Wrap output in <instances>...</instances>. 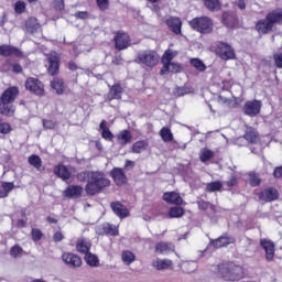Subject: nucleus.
Segmentation results:
<instances>
[{"instance_id":"f257e3e1","label":"nucleus","mask_w":282,"mask_h":282,"mask_svg":"<svg viewBox=\"0 0 282 282\" xmlns=\"http://www.w3.org/2000/svg\"><path fill=\"white\" fill-rule=\"evenodd\" d=\"M218 274L223 281L239 282L248 279V270L235 262H223L218 264Z\"/></svg>"},{"instance_id":"f03ea898","label":"nucleus","mask_w":282,"mask_h":282,"mask_svg":"<svg viewBox=\"0 0 282 282\" xmlns=\"http://www.w3.org/2000/svg\"><path fill=\"white\" fill-rule=\"evenodd\" d=\"M110 186L111 180H109L107 173L104 171H93L90 180L87 181V184L85 185V193L88 197H94Z\"/></svg>"},{"instance_id":"7ed1b4c3","label":"nucleus","mask_w":282,"mask_h":282,"mask_svg":"<svg viewBox=\"0 0 282 282\" xmlns=\"http://www.w3.org/2000/svg\"><path fill=\"white\" fill-rule=\"evenodd\" d=\"M282 24V8H276L271 10L265 14L264 19H260L256 22L254 30L258 34L265 36V34H270L273 32L274 25Z\"/></svg>"},{"instance_id":"20e7f679","label":"nucleus","mask_w":282,"mask_h":282,"mask_svg":"<svg viewBox=\"0 0 282 282\" xmlns=\"http://www.w3.org/2000/svg\"><path fill=\"white\" fill-rule=\"evenodd\" d=\"M19 87L11 86L3 90L0 96V116H6L7 118H11L14 116V101L19 98Z\"/></svg>"},{"instance_id":"39448f33","label":"nucleus","mask_w":282,"mask_h":282,"mask_svg":"<svg viewBox=\"0 0 282 282\" xmlns=\"http://www.w3.org/2000/svg\"><path fill=\"white\" fill-rule=\"evenodd\" d=\"M178 52L177 51H173L171 48H167L162 57H161V63H162V68L160 70V75L164 76V74H180V72H182L184 69V67L182 66V64L180 63H175L173 62V58H175V56H177Z\"/></svg>"},{"instance_id":"423d86ee","label":"nucleus","mask_w":282,"mask_h":282,"mask_svg":"<svg viewBox=\"0 0 282 282\" xmlns=\"http://www.w3.org/2000/svg\"><path fill=\"white\" fill-rule=\"evenodd\" d=\"M188 25L194 32L203 35L213 34V31L215 30V22L206 15L196 17L189 20Z\"/></svg>"},{"instance_id":"0eeeda50","label":"nucleus","mask_w":282,"mask_h":282,"mask_svg":"<svg viewBox=\"0 0 282 282\" xmlns=\"http://www.w3.org/2000/svg\"><path fill=\"white\" fill-rule=\"evenodd\" d=\"M134 63L142 65V67L153 69V67L160 63V55H158L155 51L151 50L141 51L137 54Z\"/></svg>"},{"instance_id":"6e6552de","label":"nucleus","mask_w":282,"mask_h":282,"mask_svg":"<svg viewBox=\"0 0 282 282\" xmlns=\"http://www.w3.org/2000/svg\"><path fill=\"white\" fill-rule=\"evenodd\" d=\"M215 52L220 61H235L237 58V53L232 45L223 41L216 43Z\"/></svg>"},{"instance_id":"1a4fd4ad","label":"nucleus","mask_w":282,"mask_h":282,"mask_svg":"<svg viewBox=\"0 0 282 282\" xmlns=\"http://www.w3.org/2000/svg\"><path fill=\"white\" fill-rule=\"evenodd\" d=\"M112 43L115 44V50L118 52L129 50V47H131V35L124 31H116L113 33Z\"/></svg>"},{"instance_id":"9d476101","label":"nucleus","mask_w":282,"mask_h":282,"mask_svg":"<svg viewBox=\"0 0 282 282\" xmlns=\"http://www.w3.org/2000/svg\"><path fill=\"white\" fill-rule=\"evenodd\" d=\"M26 91L35 96H45V85L36 77H28L24 83Z\"/></svg>"},{"instance_id":"9b49d317","label":"nucleus","mask_w":282,"mask_h":282,"mask_svg":"<svg viewBox=\"0 0 282 282\" xmlns=\"http://www.w3.org/2000/svg\"><path fill=\"white\" fill-rule=\"evenodd\" d=\"M209 243L213 248L219 250V248H228V246L237 243V239H235L232 236H228V234H225L217 239H212Z\"/></svg>"},{"instance_id":"f8f14e48","label":"nucleus","mask_w":282,"mask_h":282,"mask_svg":"<svg viewBox=\"0 0 282 282\" xmlns=\"http://www.w3.org/2000/svg\"><path fill=\"white\" fill-rule=\"evenodd\" d=\"M62 260L68 268H72L73 270H76L77 268H82L83 265V258H80V256L76 253L64 252L62 254Z\"/></svg>"},{"instance_id":"ddd939ff","label":"nucleus","mask_w":282,"mask_h":282,"mask_svg":"<svg viewBox=\"0 0 282 282\" xmlns=\"http://www.w3.org/2000/svg\"><path fill=\"white\" fill-rule=\"evenodd\" d=\"M243 113L250 118L259 116L261 113V100H248L243 106Z\"/></svg>"},{"instance_id":"4468645a","label":"nucleus","mask_w":282,"mask_h":282,"mask_svg":"<svg viewBox=\"0 0 282 282\" xmlns=\"http://www.w3.org/2000/svg\"><path fill=\"white\" fill-rule=\"evenodd\" d=\"M47 61H48L47 74L50 76H58V74L61 73V57L58 56V54L56 53L50 54L47 56Z\"/></svg>"},{"instance_id":"2eb2a0df","label":"nucleus","mask_w":282,"mask_h":282,"mask_svg":"<svg viewBox=\"0 0 282 282\" xmlns=\"http://www.w3.org/2000/svg\"><path fill=\"white\" fill-rule=\"evenodd\" d=\"M165 25L167 26L170 32H172L176 36H180L182 34V25H183L182 18L170 15L165 20Z\"/></svg>"},{"instance_id":"dca6fc26","label":"nucleus","mask_w":282,"mask_h":282,"mask_svg":"<svg viewBox=\"0 0 282 282\" xmlns=\"http://www.w3.org/2000/svg\"><path fill=\"white\" fill-rule=\"evenodd\" d=\"M258 197L260 202H276V199H279V189L274 187H267L262 189L260 193H258Z\"/></svg>"},{"instance_id":"f3484780","label":"nucleus","mask_w":282,"mask_h":282,"mask_svg":"<svg viewBox=\"0 0 282 282\" xmlns=\"http://www.w3.org/2000/svg\"><path fill=\"white\" fill-rule=\"evenodd\" d=\"M260 246L265 252V261H268L269 263L274 261V252H275L274 242H272V240L263 238L260 240Z\"/></svg>"},{"instance_id":"a211bd4d","label":"nucleus","mask_w":282,"mask_h":282,"mask_svg":"<svg viewBox=\"0 0 282 282\" xmlns=\"http://www.w3.org/2000/svg\"><path fill=\"white\" fill-rule=\"evenodd\" d=\"M110 175L116 184V186H124L127 184V174L122 167H113L110 171Z\"/></svg>"},{"instance_id":"6ab92c4d","label":"nucleus","mask_w":282,"mask_h":282,"mask_svg":"<svg viewBox=\"0 0 282 282\" xmlns=\"http://www.w3.org/2000/svg\"><path fill=\"white\" fill-rule=\"evenodd\" d=\"M221 23L232 30L239 25V18L237 14L227 11L221 14Z\"/></svg>"},{"instance_id":"aec40b11","label":"nucleus","mask_w":282,"mask_h":282,"mask_svg":"<svg viewBox=\"0 0 282 282\" xmlns=\"http://www.w3.org/2000/svg\"><path fill=\"white\" fill-rule=\"evenodd\" d=\"M163 199L166 202V204H172L174 206H182V204H184V198H182L180 193L175 191L165 192L163 194Z\"/></svg>"},{"instance_id":"412c9836","label":"nucleus","mask_w":282,"mask_h":282,"mask_svg":"<svg viewBox=\"0 0 282 282\" xmlns=\"http://www.w3.org/2000/svg\"><path fill=\"white\" fill-rule=\"evenodd\" d=\"M64 197L68 199H78V197H83V186L80 185H68L64 189Z\"/></svg>"},{"instance_id":"4be33fe9","label":"nucleus","mask_w":282,"mask_h":282,"mask_svg":"<svg viewBox=\"0 0 282 282\" xmlns=\"http://www.w3.org/2000/svg\"><path fill=\"white\" fill-rule=\"evenodd\" d=\"M0 56H17L18 58H21V56H23V52L18 47L2 44L0 45Z\"/></svg>"},{"instance_id":"5701e85b","label":"nucleus","mask_w":282,"mask_h":282,"mask_svg":"<svg viewBox=\"0 0 282 282\" xmlns=\"http://www.w3.org/2000/svg\"><path fill=\"white\" fill-rule=\"evenodd\" d=\"M124 91V88H122V85L120 83H115L108 93V100H122V93Z\"/></svg>"},{"instance_id":"b1692460","label":"nucleus","mask_w":282,"mask_h":282,"mask_svg":"<svg viewBox=\"0 0 282 282\" xmlns=\"http://www.w3.org/2000/svg\"><path fill=\"white\" fill-rule=\"evenodd\" d=\"M110 208L120 219L129 217V209H127V207H124L120 202H112L110 204Z\"/></svg>"},{"instance_id":"393cba45","label":"nucleus","mask_w":282,"mask_h":282,"mask_svg":"<svg viewBox=\"0 0 282 282\" xmlns=\"http://www.w3.org/2000/svg\"><path fill=\"white\" fill-rule=\"evenodd\" d=\"M54 174L59 177L63 182H67L72 178V172L64 164H58L54 167Z\"/></svg>"},{"instance_id":"a878e982","label":"nucleus","mask_w":282,"mask_h":282,"mask_svg":"<svg viewBox=\"0 0 282 282\" xmlns=\"http://www.w3.org/2000/svg\"><path fill=\"white\" fill-rule=\"evenodd\" d=\"M76 250L79 254H87L91 250V241L85 237H80L76 241Z\"/></svg>"},{"instance_id":"bb28decb","label":"nucleus","mask_w":282,"mask_h":282,"mask_svg":"<svg viewBox=\"0 0 282 282\" xmlns=\"http://www.w3.org/2000/svg\"><path fill=\"white\" fill-rule=\"evenodd\" d=\"M154 270H173V260L158 258L152 262Z\"/></svg>"},{"instance_id":"cd10ccee","label":"nucleus","mask_w":282,"mask_h":282,"mask_svg":"<svg viewBox=\"0 0 282 282\" xmlns=\"http://www.w3.org/2000/svg\"><path fill=\"white\" fill-rule=\"evenodd\" d=\"M243 138L249 144H257L259 142V132L252 127H248L245 131Z\"/></svg>"},{"instance_id":"c85d7f7f","label":"nucleus","mask_w":282,"mask_h":282,"mask_svg":"<svg viewBox=\"0 0 282 282\" xmlns=\"http://www.w3.org/2000/svg\"><path fill=\"white\" fill-rule=\"evenodd\" d=\"M28 162L30 166H33V169H35L40 173H43V171H45V167L43 166V160L41 159V156H39V154L30 155L28 158Z\"/></svg>"},{"instance_id":"c756f323","label":"nucleus","mask_w":282,"mask_h":282,"mask_svg":"<svg viewBox=\"0 0 282 282\" xmlns=\"http://www.w3.org/2000/svg\"><path fill=\"white\" fill-rule=\"evenodd\" d=\"M101 235H107L108 237H118L120 235V231L115 225L104 223L101 225Z\"/></svg>"},{"instance_id":"7c9ffc66","label":"nucleus","mask_w":282,"mask_h":282,"mask_svg":"<svg viewBox=\"0 0 282 282\" xmlns=\"http://www.w3.org/2000/svg\"><path fill=\"white\" fill-rule=\"evenodd\" d=\"M248 176V184L249 186H251L252 188H256L257 186H261V182H263V180L261 178V174L257 173L256 171H251L249 173H247Z\"/></svg>"},{"instance_id":"2f4dec72","label":"nucleus","mask_w":282,"mask_h":282,"mask_svg":"<svg viewBox=\"0 0 282 282\" xmlns=\"http://www.w3.org/2000/svg\"><path fill=\"white\" fill-rule=\"evenodd\" d=\"M117 140L121 147H127L133 140V135H131L130 130H122L118 133Z\"/></svg>"},{"instance_id":"473e14b6","label":"nucleus","mask_w":282,"mask_h":282,"mask_svg":"<svg viewBox=\"0 0 282 282\" xmlns=\"http://www.w3.org/2000/svg\"><path fill=\"white\" fill-rule=\"evenodd\" d=\"M51 87L56 91L57 96H63V94H65V82L58 77H55L51 82Z\"/></svg>"},{"instance_id":"72a5a7b5","label":"nucleus","mask_w":282,"mask_h":282,"mask_svg":"<svg viewBox=\"0 0 282 282\" xmlns=\"http://www.w3.org/2000/svg\"><path fill=\"white\" fill-rule=\"evenodd\" d=\"M0 199H4L8 197L12 191H14V183L13 182H1L0 186Z\"/></svg>"},{"instance_id":"f704fd0d","label":"nucleus","mask_w":282,"mask_h":282,"mask_svg":"<svg viewBox=\"0 0 282 282\" xmlns=\"http://www.w3.org/2000/svg\"><path fill=\"white\" fill-rule=\"evenodd\" d=\"M154 249L156 254H166L173 250V243L161 241L155 245Z\"/></svg>"},{"instance_id":"c9c22d12","label":"nucleus","mask_w":282,"mask_h":282,"mask_svg":"<svg viewBox=\"0 0 282 282\" xmlns=\"http://www.w3.org/2000/svg\"><path fill=\"white\" fill-rule=\"evenodd\" d=\"M25 28L28 32L34 34L35 32H39L41 23H39V20L36 18H29L25 22Z\"/></svg>"},{"instance_id":"e433bc0d","label":"nucleus","mask_w":282,"mask_h":282,"mask_svg":"<svg viewBox=\"0 0 282 282\" xmlns=\"http://www.w3.org/2000/svg\"><path fill=\"white\" fill-rule=\"evenodd\" d=\"M188 94H195V88L184 85L174 89V96H176V98H182V96H186Z\"/></svg>"},{"instance_id":"4c0bfd02","label":"nucleus","mask_w":282,"mask_h":282,"mask_svg":"<svg viewBox=\"0 0 282 282\" xmlns=\"http://www.w3.org/2000/svg\"><path fill=\"white\" fill-rule=\"evenodd\" d=\"M184 215H186V210L183 207H180V205L169 209L170 219H180V217H184Z\"/></svg>"},{"instance_id":"58836bf2","label":"nucleus","mask_w":282,"mask_h":282,"mask_svg":"<svg viewBox=\"0 0 282 282\" xmlns=\"http://www.w3.org/2000/svg\"><path fill=\"white\" fill-rule=\"evenodd\" d=\"M204 6L210 12H217L221 10V1L219 0H204Z\"/></svg>"},{"instance_id":"ea45409f","label":"nucleus","mask_w":282,"mask_h":282,"mask_svg":"<svg viewBox=\"0 0 282 282\" xmlns=\"http://www.w3.org/2000/svg\"><path fill=\"white\" fill-rule=\"evenodd\" d=\"M84 259L87 265H89L90 268H98V265H100V260H98V257L89 251L88 253H85Z\"/></svg>"},{"instance_id":"a19ab883","label":"nucleus","mask_w":282,"mask_h":282,"mask_svg":"<svg viewBox=\"0 0 282 282\" xmlns=\"http://www.w3.org/2000/svg\"><path fill=\"white\" fill-rule=\"evenodd\" d=\"M147 149H149V141L147 140L137 141L132 144V153H142Z\"/></svg>"},{"instance_id":"79ce46f5","label":"nucleus","mask_w":282,"mask_h":282,"mask_svg":"<svg viewBox=\"0 0 282 282\" xmlns=\"http://www.w3.org/2000/svg\"><path fill=\"white\" fill-rule=\"evenodd\" d=\"M221 188H224V184L221 183V181H214V182L207 183L205 191L206 193H217L221 191Z\"/></svg>"},{"instance_id":"37998d69","label":"nucleus","mask_w":282,"mask_h":282,"mask_svg":"<svg viewBox=\"0 0 282 282\" xmlns=\"http://www.w3.org/2000/svg\"><path fill=\"white\" fill-rule=\"evenodd\" d=\"M121 259L126 265H131L135 261V253L129 250L122 251Z\"/></svg>"},{"instance_id":"c03bdc74","label":"nucleus","mask_w":282,"mask_h":282,"mask_svg":"<svg viewBox=\"0 0 282 282\" xmlns=\"http://www.w3.org/2000/svg\"><path fill=\"white\" fill-rule=\"evenodd\" d=\"M213 158H215V152H213L208 148H204L200 151V154H199L200 162H208V161L213 160Z\"/></svg>"},{"instance_id":"a18cd8bd","label":"nucleus","mask_w":282,"mask_h":282,"mask_svg":"<svg viewBox=\"0 0 282 282\" xmlns=\"http://www.w3.org/2000/svg\"><path fill=\"white\" fill-rule=\"evenodd\" d=\"M160 135L163 142H173V132H171V129H169L167 127H163L160 130Z\"/></svg>"},{"instance_id":"49530a36","label":"nucleus","mask_w":282,"mask_h":282,"mask_svg":"<svg viewBox=\"0 0 282 282\" xmlns=\"http://www.w3.org/2000/svg\"><path fill=\"white\" fill-rule=\"evenodd\" d=\"M189 64L192 65V67H195L197 72H204L207 68L206 64H204V62L199 58H191Z\"/></svg>"},{"instance_id":"de8ad7c7","label":"nucleus","mask_w":282,"mask_h":282,"mask_svg":"<svg viewBox=\"0 0 282 282\" xmlns=\"http://www.w3.org/2000/svg\"><path fill=\"white\" fill-rule=\"evenodd\" d=\"M94 173V171H82L79 173H77L76 177L78 182H89V180H91V174Z\"/></svg>"},{"instance_id":"09e8293b","label":"nucleus","mask_w":282,"mask_h":282,"mask_svg":"<svg viewBox=\"0 0 282 282\" xmlns=\"http://www.w3.org/2000/svg\"><path fill=\"white\" fill-rule=\"evenodd\" d=\"M31 239L34 241V243H39L41 239H43V231L39 228H32L31 229Z\"/></svg>"},{"instance_id":"8fccbe9b","label":"nucleus","mask_w":282,"mask_h":282,"mask_svg":"<svg viewBox=\"0 0 282 282\" xmlns=\"http://www.w3.org/2000/svg\"><path fill=\"white\" fill-rule=\"evenodd\" d=\"M28 8V4H25L24 1L19 0L14 3V12L15 14H23Z\"/></svg>"},{"instance_id":"3c124183","label":"nucleus","mask_w":282,"mask_h":282,"mask_svg":"<svg viewBox=\"0 0 282 282\" xmlns=\"http://www.w3.org/2000/svg\"><path fill=\"white\" fill-rule=\"evenodd\" d=\"M238 185H239V175L234 173L231 174L229 180L226 182V186H228V188H232Z\"/></svg>"},{"instance_id":"603ef678","label":"nucleus","mask_w":282,"mask_h":282,"mask_svg":"<svg viewBox=\"0 0 282 282\" xmlns=\"http://www.w3.org/2000/svg\"><path fill=\"white\" fill-rule=\"evenodd\" d=\"M12 132V126L8 122L0 121V133L3 135H8V133Z\"/></svg>"},{"instance_id":"864d4df0","label":"nucleus","mask_w":282,"mask_h":282,"mask_svg":"<svg viewBox=\"0 0 282 282\" xmlns=\"http://www.w3.org/2000/svg\"><path fill=\"white\" fill-rule=\"evenodd\" d=\"M23 254V248L21 246L15 245L10 249V256L13 257V259H17V257Z\"/></svg>"},{"instance_id":"5fc2aeb1","label":"nucleus","mask_w":282,"mask_h":282,"mask_svg":"<svg viewBox=\"0 0 282 282\" xmlns=\"http://www.w3.org/2000/svg\"><path fill=\"white\" fill-rule=\"evenodd\" d=\"M42 122H43L44 129L54 130V129H56V127H58V123L54 120L43 119Z\"/></svg>"},{"instance_id":"6e6d98bb","label":"nucleus","mask_w":282,"mask_h":282,"mask_svg":"<svg viewBox=\"0 0 282 282\" xmlns=\"http://www.w3.org/2000/svg\"><path fill=\"white\" fill-rule=\"evenodd\" d=\"M97 8L105 12V10H109V0H96Z\"/></svg>"},{"instance_id":"4d7b16f0","label":"nucleus","mask_w":282,"mask_h":282,"mask_svg":"<svg viewBox=\"0 0 282 282\" xmlns=\"http://www.w3.org/2000/svg\"><path fill=\"white\" fill-rule=\"evenodd\" d=\"M273 61L275 67H278V69H282V53L273 54Z\"/></svg>"},{"instance_id":"13d9d810","label":"nucleus","mask_w":282,"mask_h":282,"mask_svg":"<svg viewBox=\"0 0 282 282\" xmlns=\"http://www.w3.org/2000/svg\"><path fill=\"white\" fill-rule=\"evenodd\" d=\"M101 138H104V140H107V142H112L113 141V132H111V130H104L101 131Z\"/></svg>"},{"instance_id":"bf43d9fd","label":"nucleus","mask_w":282,"mask_h":282,"mask_svg":"<svg viewBox=\"0 0 282 282\" xmlns=\"http://www.w3.org/2000/svg\"><path fill=\"white\" fill-rule=\"evenodd\" d=\"M197 206H198L199 210H208V208H210V202L200 199L197 202Z\"/></svg>"},{"instance_id":"052dcab7","label":"nucleus","mask_w":282,"mask_h":282,"mask_svg":"<svg viewBox=\"0 0 282 282\" xmlns=\"http://www.w3.org/2000/svg\"><path fill=\"white\" fill-rule=\"evenodd\" d=\"M53 6L55 10H65V0H54Z\"/></svg>"},{"instance_id":"680f3d73","label":"nucleus","mask_w":282,"mask_h":282,"mask_svg":"<svg viewBox=\"0 0 282 282\" xmlns=\"http://www.w3.org/2000/svg\"><path fill=\"white\" fill-rule=\"evenodd\" d=\"M63 239H65V236L63 235L62 231H56L54 235H53V241L55 243H61V241H63Z\"/></svg>"},{"instance_id":"e2e57ef3","label":"nucleus","mask_w":282,"mask_h":282,"mask_svg":"<svg viewBox=\"0 0 282 282\" xmlns=\"http://www.w3.org/2000/svg\"><path fill=\"white\" fill-rule=\"evenodd\" d=\"M76 19H82L83 21L89 19V12L87 11H78L75 13Z\"/></svg>"},{"instance_id":"0e129e2a","label":"nucleus","mask_w":282,"mask_h":282,"mask_svg":"<svg viewBox=\"0 0 282 282\" xmlns=\"http://www.w3.org/2000/svg\"><path fill=\"white\" fill-rule=\"evenodd\" d=\"M273 177H275V180H281V177H282V165L274 167Z\"/></svg>"},{"instance_id":"69168bd1","label":"nucleus","mask_w":282,"mask_h":282,"mask_svg":"<svg viewBox=\"0 0 282 282\" xmlns=\"http://www.w3.org/2000/svg\"><path fill=\"white\" fill-rule=\"evenodd\" d=\"M12 72L14 74H23V66H21L19 63H15L12 65Z\"/></svg>"},{"instance_id":"338daca9","label":"nucleus","mask_w":282,"mask_h":282,"mask_svg":"<svg viewBox=\"0 0 282 282\" xmlns=\"http://www.w3.org/2000/svg\"><path fill=\"white\" fill-rule=\"evenodd\" d=\"M68 69H69V72H76V69H78V64H76V62H74V61H69Z\"/></svg>"},{"instance_id":"774afa93","label":"nucleus","mask_w":282,"mask_h":282,"mask_svg":"<svg viewBox=\"0 0 282 282\" xmlns=\"http://www.w3.org/2000/svg\"><path fill=\"white\" fill-rule=\"evenodd\" d=\"M236 6L239 10H246V0H236Z\"/></svg>"}]
</instances>
